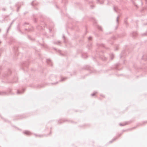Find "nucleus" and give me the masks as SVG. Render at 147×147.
Segmentation results:
<instances>
[{
    "label": "nucleus",
    "mask_w": 147,
    "mask_h": 147,
    "mask_svg": "<svg viewBox=\"0 0 147 147\" xmlns=\"http://www.w3.org/2000/svg\"><path fill=\"white\" fill-rule=\"evenodd\" d=\"M96 94V93L95 92V93H94L92 94V96H94V95H95Z\"/></svg>",
    "instance_id": "nucleus-1"
}]
</instances>
